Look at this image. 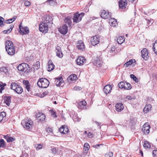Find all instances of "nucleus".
<instances>
[{
  "mask_svg": "<svg viewBox=\"0 0 157 157\" xmlns=\"http://www.w3.org/2000/svg\"><path fill=\"white\" fill-rule=\"evenodd\" d=\"M102 61L100 58H97L95 60L94 62V64L95 65L100 67L102 65Z\"/></svg>",
  "mask_w": 157,
  "mask_h": 157,
  "instance_id": "26",
  "label": "nucleus"
},
{
  "mask_svg": "<svg viewBox=\"0 0 157 157\" xmlns=\"http://www.w3.org/2000/svg\"><path fill=\"white\" fill-rule=\"evenodd\" d=\"M4 21V18L0 16V23L2 24Z\"/></svg>",
  "mask_w": 157,
  "mask_h": 157,
  "instance_id": "58",
  "label": "nucleus"
},
{
  "mask_svg": "<svg viewBox=\"0 0 157 157\" xmlns=\"http://www.w3.org/2000/svg\"><path fill=\"white\" fill-rule=\"evenodd\" d=\"M50 112L51 113V115L54 117H56L57 116L56 115L55 112L53 110H50Z\"/></svg>",
  "mask_w": 157,
  "mask_h": 157,
  "instance_id": "51",
  "label": "nucleus"
},
{
  "mask_svg": "<svg viewBox=\"0 0 157 157\" xmlns=\"http://www.w3.org/2000/svg\"><path fill=\"white\" fill-rule=\"evenodd\" d=\"M100 37L96 35L91 38L90 41L93 46H95L100 42Z\"/></svg>",
  "mask_w": 157,
  "mask_h": 157,
  "instance_id": "8",
  "label": "nucleus"
},
{
  "mask_svg": "<svg viewBox=\"0 0 157 157\" xmlns=\"http://www.w3.org/2000/svg\"><path fill=\"white\" fill-rule=\"evenodd\" d=\"M5 143L4 140L2 139L0 140V148L4 147H5Z\"/></svg>",
  "mask_w": 157,
  "mask_h": 157,
  "instance_id": "45",
  "label": "nucleus"
},
{
  "mask_svg": "<svg viewBox=\"0 0 157 157\" xmlns=\"http://www.w3.org/2000/svg\"><path fill=\"white\" fill-rule=\"evenodd\" d=\"M109 23L110 24L111 26L113 27L116 26L117 25L116 20L113 18H111L109 20Z\"/></svg>",
  "mask_w": 157,
  "mask_h": 157,
  "instance_id": "25",
  "label": "nucleus"
},
{
  "mask_svg": "<svg viewBox=\"0 0 157 157\" xmlns=\"http://www.w3.org/2000/svg\"><path fill=\"white\" fill-rule=\"evenodd\" d=\"M85 15L84 13H78V12H76L75 13L73 17V21L74 23H78L80 22L82 20V18Z\"/></svg>",
  "mask_w": 157,
  "mask_h": 157,
  "instance_id": "4",
  "label": "nucleus"
},
{
  "mask_svg": "<svg viewBox=\"0 0 157 157\" xmlns=\"http://www.w3.org/2000/svg\"><path fill=\"white\" fill-rule=\"evenodd\" d=\"M90 146L88 143H86L84 144V149L86 151H88L89 148Z\"/></svg>",
  "mask_w": 157,
  "mask_h": 157,
  "instance_id": "49",
  "label": "nucleus"
},
{
  "mask_svg": "<svg viewBox=\"0 0 157 157\" xmlns=\"http://www.w3.org/2000/svg\"><path fill=\"white\" fill-rule=\"evenodd\" d=\"M33 67L34 70H37L40 67L39 62H37L33 66Z\"/></svg>",
  "mask_w": 157,
  "mask_h": 157,
  "instance_id": "42",
  "label": "nucleus"
},
{
  "mask_svg": "<svg viewBox=\"0 0 157 157\" xmlns=\"http://www.w3.org/2000/svg\"><path fill=\"white\" fill-rule=\"evenodd\" d=\"M48 26L47 23H43L39 25V29L42 33H46L48 31Z\"/></svg>",
  "mask_w": 157,
  "mask_h": 157,
  "instance_id": "6",
  "label": "nucleus"
},
{
  "mask_svg": "<svg viewBox=\"0 0 157 157\" xmlns=\"http://www.w3.org/2000/svg\"><path fill=\"white\" fill-rule=\"evenodd\" d=\"M29 65L25 63H23L20 64L17 67L18 70L21 71L25 72L28 70V68H29Z\"/></svg>",
  "mask_w": 157,
  "mask_h": 157,
  "instance_id": "5",
  "label": "nucleus"
},
{
  "mask_svg": "<svg viewBox=\"0 0 157 157\" xmlns=\"http://www.w3.org/2000/svg\"><path fill=\"white\" fill-rule=\"evenodd\" d=\"M101 145V144H97L96 145H93V147H94V148H98V147H99V146H100Z\"/></svg>",
  "mask_w": 157,
  "mask_h": 157,
  "instance_id": "61",
  "label": "nucleus"
},
{
  "mask_svg": "<svg viewBox=\"0 0 157 157\" xmlns=\"http://www.w3.org/2000/svg\"><path fill=\"white\" fill-rule=\"evenodd\" d=\"M67 26L66 25H63L59 29L60 33L63 34H65L67 32Z\"/></svg>",
  "mask_w": 157,
  "mask_h": 157,
  "instance_id": "14",
  "label": "nucleus"
},
{
  "mask_svg": "<svg viewBox=\"0 0 157 157\" xmlns=\"http://www.w3.org/2000/svg\"><path fill=\"white\" fill-rule=\"evenodd\" d=\"M22 23H21L19 25V32L22 35H24L28 33L29 32V29L27 27L22 26L21 25Z\"/></svg>",
  "mask_w": 157,
  "mask_h": 157,
  "instance_id": "7",
  "label": "nucleus"
},
{
  "mask_svg": "<svg viewBox=\"0 0 157 157\" xmlns=\"http://www.w3.org/2000/svg\"><path fill=\"white\" fill-rule=\"evenodd\" d=\"M48 91H46L45 92H44L43 93V94L44 95V96L45 95H46L48 94Z\"/></svg>",
  "mask_w": 157,
  "mask_h": 157,
  "instance_id": "62",
  "label": "nucleus"
},
{
  "mask_svg": "<svg viewBox=\"0 0 157 157\" xmlns=\"http://www.w3.org/2000/svg\"><path fill=\"white\" fill-rule=\"evenodd\" d=\"M10 88L17 94H20L23 91L21 86L15 82H12L10 85Z\"/></svg>",
  "mask_w": 157,
  "mask_h": 157,
  "instance_id": "3",
  "label": "nucleus"
},
{
  "mask_svg": "<svg viewBox=\"0 0 157 157\" xmlns=\"http://www.w3.org/2000/svg\"><path fill=\"white\" fill-rule=\"evenodd\" d=\"M111 13L108 12L105 10L102 11L101 16L104 19H108L110 17Z\"/></svg>",
  "mask_w": 157,
  "mask_h": 157,
  "instance_id": "15",
  "label": "nucleus"
},
{
  "mask_svg": "<svg viewBox=\"0 0 157 157\" xmlns=\"http://www.w3.org/2000/svg\"><path fill=\"white\" fill-rule=\"evenodd\" d=\"M51 150L52 151V152L53 154H55L57 152L56 149L55 148H53Z\"/></svg>",
  "mask_w": 157,
  "mask_h": 157,
  "instance_id": "59",
  "label": "nucleus"
},
{
  "mask_svg": "<svg viewBox=\"0 0 157 157\" xmlns=\"http://www.w3.org/2000/svg\"><path fill=\"white\" fill-rule=\"evenodd\" d=\"M52 20L53 19L52 17L50 16H48L46 17L45 20L46 22L45 23H47V24L48 23H51L52 22Z\"/></svg>",
  "mask_w": 157,
  "mask_h": 157,
  "instance_id": "38",
  "label": "nucleus"
},
{
  "mask_svg": "<svg viewBox=\"0 0 157 157\" xmlns=\"http://www.w3.org/2000/svg\"><path fill=\"white\" fill-rule=\"evenodd\" d=\"M86 62V59L85 57L79 56L77 59L76 60V62L77 64L79 65H82L84 63Z\"/></svg>",
  "mask_w": 157,
  "mask_h": 157,
  "instance_id": "10",
  "label": "nucleus"
},
{
  "mask_svg": "<svg viewBox=\"0 0 157 157\" xmlns=\"http://www.w3.org/2000/svg\"><path fill=\"white\" fill-rule=\"evenodd\" d=\"M13 26H14L13 25H11V27L9 29L6 30V31H7V33H10L12 31V29L13 27Z\"/></svg>",
  "mask_w": 157,
  "mask_h": 157,
  "instance_id": "56",
  "label": "nucleus"
},
{
  "mask_svg": "<svg viewBox=\"0 0 157 157\" xmlns=\"http://www.w3.org/2000/svg\"><path fill=\"white\" fill-rule=\"evenodd\" d=\"M42 144H40L37 145V146L36 147V149L37 150H38L39 149H42Z\"/></svg>",
  "mask_w": 157,
  "mask_h": 157,
  "instance_id": "55",
  "label": "nucleus"
},
{
  "mask_svg": "<svg viewBox=\"0 0 157 157\" xmlns=\"http://www.w3.org/2000/svg\"><path fill=\"white\" fill-rule=\"evenodd\" d=\"M127 5V2L126 0H120L119 1V5L120 8L124 9L126 8Z\"/></svg>",
  "mask_w": 157,
  "mask_h": 157,
  "instance_id": "13",
  "label": "nucleus"
},
{
  "mask_svg": "<svg viewBox=\"0 0 157 157\" xmlns=\"http://www.w3.org/2000/svg\"><path fill=\"white\" fill-rule=\"evenodd\" d=\"M36 116L37 119L40 121H43L45 118V115L42 113H39Z\"/></svg>",
  "mask_w": 157,
  "mask_h": 157,
  "instance_id": "16",
  "label": "nucleus"
},
{
  "mask_svg": "<svg viewBox=\"0 0 157 157\" xmlns=\"http://www.w3.org/2000/svg\"><path fill=\"white\" fill-rule=\"evenodd\" d=\"M124 89L126 90H130L132 88V86L131 84L129 83L125 82V85H124Z\"/></svg>",
  "mask_w": 157,
  "mask_h": 157,
  "instance_id": "39",
  "label": "nucleus"
},
{
  "mask_svg": "<svg viewBox=\"0 0 157 157\" xmlns=\"http://www.w3.org/2000/svg\"><path fill=\"white\" fill-rule=\"evenodd\" d=\"M77 78V77L75 75L73 74L71 75L70 76H69L68 77L67 79L68 81H75L76 79Z\"/></svg>",
  "mask_w": 157,
  "mask_h": 157,
  "instance_id": "34",
  "label": "nucleus"
},
{
  "mask_svg": "<svg viewBox=\"0 0 157 157\" xmlns=\"http://www.w3.org/2000/svg\"><path fill=\"white\" fill-rule=\"evenodd\" d=\"M0 71L6 73L7 71V69L6 67H2L0 68Z\"/></svg>",
  "mask_w": 157,
  "mask_h": 157,
  "instance_id": "50",
  "label": "nucleus"
},
{
  "mask_svg": "<svg viewBox=\"0 0 157 157\" xmlns=\"http://www.w3.org/2000/svg\"><path fill=\"white\" fill-rule=\"evenodd\" d=\"M87 135L88 137L89 138H91L93 136V134L90 132H89L87 133Z\"/></svg>",
  "mask_w": 157,
  "mask_h": 157,
  "instance_id": "57",
  "label": "nucleus"
},
{
  "mask_svg": "<svg viewBox=\"0 0 157 157\" xmlns=\"http://www.w3.org/2000/svg\"><path fill=\"white\" fill-rule=\"evenodd\" d=\"M55 82L57 86H62L63 85L62 84L63 83V78L62 77H60L59 78H56L55 81Z\"/></svg>",
  "mask_w": 157,
  "mask_h": 157,
  "instance_id": "19",
  "label": "nucleus"
},
{
  "mask_svg": "<svg viewBox=\"0 0 157 157\" xmlns=\"http://www.w3.org/2000/svg\"><path fill=\"white\" fill-rule=\"evenodd\" d=\"M152 155L153 157H157V150H154L153 151Z\"/></svg>",
  "mask_w": 157,
  "mask_h": 157,
  "instance_id": "52",
  "label": "nucleus"
},
{
  "mask_svg": "<svg viewBox=\"0 0 157 157\" xmlns=\"http://www.w3.org/2000/svg\"><path fill=\"white\" fill-rule=\"evenodd\" d=\"M124 41V37L121 36L117 38V43L120 44H122Z\"/></svg>",
  "mask_w": 157,
  "mask_h": 157,
  "instance_id": "35",
  "label": "nucleus"
},
{
  "mask_svg": "<svg viewBox=\"0 0 157 157\" xmlns=\"http://www.w3.org/2000/svg\"><path fill=\"white\" fill-rule=\"evenodd\" d=\"M21 124L24 128L29 130L32 128L33 122L30 119H25L22 121Z\"/></svg>",
  "mask_w": 157,
  "mask_h": 157,
  "instance_id": "1",
  "label": "nucleus"
},
{
  "mask_svg": "<svg viewBox=\"0 0 157 157\" xmlns=\"http://www.w3.org/2000/svg\"><path fill=\"white\" fill-rule=\"evenodd\" d=\"M135 62V59H130L129 61L125 63L124 65L126 67H128L129 65L132 64Z\"/></svg>",
  "mask_w": 157,
  "mask_h": 157,
  "instance_id": "37",
  "label": "nucleus"
},
{
  "mask_svg": "<svg viewBox=\"0 0 157 157\" xmlns=\"http://www.w3.org/2000/svg\"><path fill=\"white\" fill-rule=\"evenodd\" d=\"M153 50L155 53L157 54V40L155 41L153 45Z\"/></svg>",
  "mask_w": 157,
  "mask_h": 157,
  "instance_id": "41",
  "label": "nucleus"
},
{
  "mask_svg": "<svg viewBox=\"0 0 157 157\" xmlns=\"http://www.w3.org/2000/svg\"><path fill=\"white\" fill-rule=\"evenodd\" d=\"M115 47H112L111 48V51H112V52L114 51H115Z\"/></svg>",
  "mask_w": 157,
  "mask_h": 157,
  "instance_id": "64",
  "label": "nucleus"
},
{
  "mask_svg": "<svg viewBox=\"0 0 157 157\" xmlns=\"http://www.w3.org/2000/svg\"><path fill=\"white\" fill-rule=\"evenodd\" d=\"M6 86V83H3L2 82H0V93H2V90H3L4 89V87Z\"/></svg>",
  "mask_w": 157,
  "mask_h": 157,
  "instance_id": "40",
  "label": "nucleus"
},
{
  "mask_svg": "<svg viewBox=\"0 0 157 157\" xmlns=\"http://www.w3.org/2000/svg\"><path fill=\"white\" fill-rule=\"evenodd\" d=\"M48 71H51L52 70H53L55 67L54 65L52 63L51 61H49L48 62Z\"/></svg>",
  "mask_w": 157,
  "mask_h": 157,
  "instance_id": "31",
  "label": "nucleus"
},
{
  "mask_svg": "<svg viewBox=\"0 0 157 157\" xmlns=\"http://www.w3.org/2000/svg\"><path fill=\"white\" fill-rule=\"evenodd\" d=\"M17 17L16 16H14L13 18L10 19H8L7 20H6L4 23L9 24L12 23L13 22L16 18Z\"/></svg>",
  "mask_w": 157,
  "mask_h": 157,
  "instance_id": "36",
  "label": "nucleus"
},
{
  "mask_svg": "<svg viewBox=\"0 0 157 157\" xmlns=\"http://www.w3.org/2000/svg\"><path fill=\"white\" fill-rule=\"evenodd\" d=\"M86 104L87 103L85 101H82L78 102V107L80 108H83L86 105Z\"/></svg>",
  "mask_w": 157,
  "mask_h": 157,
  "instance_id": "33",
  "label": "nucleus"
},
{
  "mask_svg": "<svg viewBox=\"0 0 157 157\" xmlns=\"http://www.w3.org/2000/svg\"><path fill=\"white\" fill-rule=\"evenodd\" d=\"M126 98H127V99H128L129 100H131L132 99V98H131V96H127Z\"/></svg>",
  "mask_w": 157,
  "mask_h": 157,
  "instance_id": "63",
  "label": "nucleus"
},
{
  "mask_svg": "<svg viewBox=\"0 0 157 157\" xmlns=\"http://www.w3.org/2000/svg\"><path fill=\"white\" fill-rule=\"evenodd\" d=\"M112 88V87L110 85H107L104 86L103 91L105 94H108L110 92Z\"/></svg>",
  "mask_w": 157,
  "mask_h": 157,
  "instance_id": "21",
  "label": "nucleus"
},
{
  "mask_svg": "<svg viewBox=\"0 0 157 157\" xmlns=\"http://www.w3.org/2000/svg\"><path fill=\"white\" fill-rule=\"evenodd\" d=\"M56 55L59 58H61L63 56V54L62 52L61 48L57 46L56 48Z\"/></svg>",
  "mask_w": 157,
  "mask_h": 157,
  "instance_id": "18",
  "label": "nucleus"
},
{
  "mask_svg": "<svg viewBox=\"0 0 157 157\" xmlns=\"http://www.w3.org/2000/svg\"><path fill=\"white\" fill-rule=\"evenodd\" d=\"M130 77L132 78L136 82H138V80L137 78L133 74H131L130 75Z\"/></svg>",
  "mask_w": 157,
  "mask_h": 157,
  "instance_id": "48",
  "label": "nucleus"
},
{
  "mask_svg": "<svg viewBox=\"0 0 157 157\" xmlns=\"http://www.w3.org/2000/svg\"><path fill=\"white\" fill-rule=\"evenodd\" d=\"M77 47L78 49L83 51L85 48L84 43L81 40L78 41L77 43Z\"/></svg>",
  "mask_w": 157,
  "mask_h": 157,
  "instance_id": "17",
  "label": "nucleus"
},
{
  "mask_svg": "<svg viewBox=\"0 0 157 157\" xmlns=\"http://www.w3.org/2000/svg\"><path fill=\"white\" fill-rule=\"evenodd\" d=\"M6 116V113L4 112L0 113V122L4 123L5 122L4 119Z\"/></svg>",
  "mask_w": 157,
  "mask_h": 157,
  "instance_id": "30",
  "label": "nucleus"
},
{
  "mask_svg": "<svg viewBox=\"0 0 157 157\" xmlns=\"http://www.w3.org/2000/svg\"><path fill=\"white\" fill-rule=\"evenodd\" d=\"M65 23L68 25L69 26H71V17H67L64 20Z\"/></svg>",
  "mask_w": 157,
  "mask_h": 157,
  "instance_id": "32",
  "label": "nucleus"
},
{
  "mask_svg": "<svg viewBox=\"0 0 157 157\" xmlns=\"http://www.w3.org/2000/svg\"><path fill=\"white\" fill-rule=\"evenodd\" d=\"M4 102L9 106L11 103V97L10 96H5L3 97Z\"/></svg>",
  "mask_w": 157,
  "mask_h": 157,
  "instance_id": "20",
  "label": "nucleus"
},
{
  "mask_svg": "<svg viewBox=\"0 0 157 157\" xmlns=\"http://www.w3.org/2000/svg\"><path fill=\"white\" fill-rule=\"evenodd\" d=\"M46 130L47 132L52 135L53 133L52 129L51 128L48 127L46 128Z\"/></svg>",
  "mask_w": 157,
  "mask_h": 157,
  "instance_id": "44",
  "label": "nucleus"
},
{
  "mask_svg": "<svg viewBox=\"0 0 157 157\" xmlns=\"http://www.w3.org/2000/svg\"><path fill=\"white\" fill-rule=\"evenodd\" d=\"M113 154L112 152H109L105 155V157H112Z\"/></svg>",
  "mask_w": 157,
  "mask_h": 157,
  "instance_id": "47",
  "label": "nucleus"
},
{
  "mask_svg": "<svg viewBox=\"0 0 157 157\" xmlns=\"http://www.w3.org/2000/svg\"><path fill=\"white\" fill-rule=\"evenodd\" d=\"M6 49H9L11 48H14L13 42L7 40L6 43Z\"/></svg>",
  "mask_w": 157,
  "mask_h": 157,
  "instance_id": "23",
  "label": "nucleus"
},
{
  "mask_svg": "<svg viewBox=\"0 0 157 157\" xmlns=\"http://www.w3.org/2000/svg\"><path fill=\"white\" fill-rule=\"evenodd\" d=\"M8 54L10 56L13 55L15 52V48H11L6 49Z\"/></svg>",
  "mask_w": 157,
  "mask_h": 157,
  "instance_id": "28",
  "label": "nucleus"
},
{
  "mask_svg": "<svg viewBox=\"0 0 157 157\" xmlns=\"http://www.w3.org/2000/svg\"><path fill=\"white\" fill-rule=\"evenodd\" d=\"M4 138L6 140L7 142H12L15 140V139L11 137H10L8 135H6L4 136Z\"/></svg>",
  "mask_w": 157,
  "mask_h": 157,
  "instance_id": "29",
  "label": "nucleus"
},
{
  "mask_svg": "<svg viewBox=\"0 0 157 157\" xmlns=\"http://www.w3.org/2000/svg\"><path fill=\"white\" fill-rule=\"evenodd\" d=\"M152 106L150 104H146L143 109V112L144 113H147L150 110Z\"/></svg>",
  "mask_w": 157,
  "mask_h": 157,
  "instance_id": "27",
  "label": "nucleus"
},
{
  "mask_svg": "<svg viewBox=\"0 0 157 157\" xmlns=\"http://www.w3.org/2000/svg\"><path fill=\"white\" fill-rule=\"evenodd\" d=\"M125 82H120L118 84V86L120 88L124 89V85H125Z\"/></svg>",
  "mask_w": 157,
  "mask_h": 157,
  "instance_id": "43",
  "label": "nucleus"
},
{
  "mask_svg": "<svg viewBox=\"0 0 157 157\" xmlns=\"http://www.w3.org/2000/svg\"><path fill=\"white\" fill-rule=\"evenodd\" d=\"M25 1V6H28L30 5L31 4L30 2L26 0Z\"/></svg>",
  "mask_w": 157,
  "mask_h": 157,
  "instance_id": "54",
  "label": "nucleus"
},
{
  "mask_svg": "<svg viewBox=\"0 0 157 157\" xmlns=\"http://www.w3.org/2000/svg\"><path fill=\"white\" fill-rule=\"evenodd\" d=\"M47 2H49L50 5H52L51 3H53L54 2V0H48L47 1Z\"/></svg>",
  "mask_w": 157,
  "mask_h": 157,
  "instance_id": "60",
  "label": "nucleus"
},
{
  "mask_svg": "<svg viewBox=\"0 0 157 157\" xmlns=\"http://www.w3.org/2000/svg\"><path fill=\"white\" fill-rule=\"evenodd\" d=\"M59 131L61 133L63 134H66L69 131L67 127L65 125H62L59 129Z\"/></svg>",
  "mask_w": 157,
  "mask_h": 157,
  "instance_id": "11",
  "label": "nucleus"
},
{
  "mask_svg": "<svg viewBox=\"0 0 157 157\" xmlns=\"http://www.w3.org/2000/svg\"><path fill=\"white\" fill-rule=\"evenodd\" d=\"M143 146L145 148H149L151 147L150 145V144L149 143L147 142V141H146V142H145L143 145Z\"/></svg>",
  "mask_w": 157,
  "mask_h": 157,
  "instance_id": "46",
  "label": "nucleus"
},
{
  "mask_svg": "<svg viewBox=\"0 0 157 157\" xmlns=\"http://www.w3.org/2000/svg\"><path fill=\"white\" fill-rule=\"evenodd\" d=\"M150 127L148 123H145L143 126L142 131L145 134H148L149 132Z\"/></svg>",
  "mask_w": 157,
  "mask_h": 157,
  "instance_id": "9",
  "label": "nucleus"
},
{
  "mask_svg": "<svg viewBox=\"0 0 157 157\" xmlns=\"http://www.w3.org/2000/svg\"><path fill=\"white\" fill-rule=\"evenodd\" d=\"M141 56L145 60H147L149 58L148 52L147 49L144 48L141 51Z\"/></svg>",
  "mask_w": 157,
  "mask_h": 157,
  "instance_id": "12",
  "label": "nucleus"
},
{
  "mask_svg": "<svg viewBox=\"0 0 157 157\" xmlns=\"http://www.w3.org/2000/svg\"><path fill=\"white\" fill-rule=\"evenodd\" d=\"M82 89V88L81 87L79 86H75V87H74L73 88V90H81Z\"/></svg>",
  "mask_w": 157,
  "mask_h": 157,
  "instance_id": "53",
  "label": "nucleus"
},
{
  "mask_svg": "<svg viewBox=\"0 0 157 157\" xmlns=\"http://www.w3.org/2000/svg\"><path fill=\"white\" fill-rule=\"evenodd\" d=\"M115 107L117 111L121 112L123 109L124 106L122 103H118L116 105Z\"/></svg>",
  "mask_w": 157,
  "mask_h": 157,
  "instance_id": "22",
  "label": "nucleus"
},
{
  "mask_svg": "<svg viewBox=\"0 0 157 157\" xmlns=\"http://www.w3.org/2000/svg\"><path fill=\"white\" fill-rule=\"evenodd\" d=\"M49 84V81L45 78H40L38 80L37 85L40 87L42 88L47 87Z\"/></svg>",
  "mask_w": 157,
  "mask_h": 157,
  "instance_id": "2",
  "label": "nucleus"
},
{
  "mask_svg": "<svg viewBox=\"0 0 157 157\" xmlns=\"http://www.w3.org/2000/svg\"><path fill=\"white\" fill-rule=\"evenodd\" d=\"M23 84L25 87L28 92L31 91V88L30 87V83L28 81L23 80Z\"/></svg>",
  "mask_w": 157,
  "mask_h": 157,
  "instance_id": "24",
  "label": "nucleus"
}]
</instances>
